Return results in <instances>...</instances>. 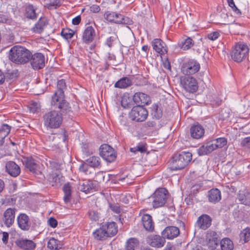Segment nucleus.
I'll use <instances>...</instances> for the list:
<instances>
[{
    "mask_svg": "<svg viewBox=\"0 0 250 250\" xmlns=\"http://www.w3.org/2000/svg\"><path fill=\"white\" fill-rule=\"evenodd\" d=\"M220 36V33L218 31H214L208 34V38L211 41L217 40Z\"/></svg>",
    "mask_w": 250,
    "mask_h": 250,
    "instance_id": "52",
    "label": "nucleus"
},
{
    "mask_svg": "<svg viewBox=\"0 0 250 250\" xmlns=\"http://www.w3.org/2000/svg\"><path fill=\"white\" fill-rule=\"evenodd\" d=\"M2 241L4 244H6L8 243L9 234L7 232H2Z\"/></svg>",
    "mask_w": 250,
    "mask_h": 250,
    "instance_id": "61",
    "label": "nucleus"
},
{
    "mask_svg": "<svg viewBox=\"0 0 250 250\" xmlns=\"http://www.w3.org/2000/svg\"><path fill=\"white\" fill-rule=\"evenodd\" d=\"M89 216L91 220L97 221L99 219V214L94 210H90L89 211Z\"/></svg>",
    "mask_w": 250,
    "mask_h": 250,
    "instance_id": "54",
    "label": "nucleus"
},
{
    "mask_svg": "<svg viewBox=\"0 0 250 250\" xmlns=\"http://www.w3.org/2000/svg\"><path fill=\"white\" fill-rule=\"evenodd\" d=\"M48 24L47 20L45 17H41L37 23L32 28L31 31L35 33H41L44 27Z\"/></svg>",
    "mask_w": 250,
    "mask_h": 250,
    "instance_id": "26",
    "label": "nucleus"
},
{
    "mask_svg": "<svg viewBox=\"0 0 250 250\" xmlns=\"http://www.w3.org/2000/svg\"><path fill=\"white\" fill-rule=\"evenodd\" d=\"M130 150L131 152L134 153H136L137 152L144 153L146 151V148L145 145L143 144H139L134 147L130 148Z\"/></svg>",
    "mask_w": 250,
    "mask_h": 250,
    "instance_id": "48",
    "label": "nucleus"
},
{
    "mask_svg": "<svg viewBox=\"0 0 250 250\" xmlns=\"http://www.w3.org/2000/svg\"><path fill=\"white\" fill-rule=\"evenodd\" d=\"M241 145L250 149V137L244 138L241 143Z\"/></svg>",
    "mask_w": 250,
    "mask_h": 250,
    "instance_id": "56",
    "label": "nucleus"
},
{
    "mask_svg": "<svg viewBox=\"0 0 250 250\" xmlns=\"http://www.w3.org/2000/svg\"><path fill=\"white\" fill-rule=\"evenodd\" d=\"M141 222L144 229L147 231L152 232L154 229V223L152 217L148 214H144L141 218Z\"/></svg>",
    "mask_w": 250,
    "mask_h": 250,
    "instance_id": "20",
    "label": "nucleus"
},
{
    "mask_svg": "<svg viewBox=\"0 0 250 250\" xmlns=\"http://www.w3.org/2000/svg\"><path fill=\"white\" fill-rule=\"evenodd\" d=\"M194 42L190 38H188L184 42H179V46L184 50H187L193 46Z\"/></svg>",
    "mask_w": 250,
    "mask_h": 250,
    "instance_id": "40",
    "label": "nucleus"
},
{
    "mask_svg": "<svg viewBox=\"0 0 250 250\" xmlns=\"http://www.w3.org/2000/svg\"><path fill=\"white\" fill-rule=\"evenodd\" d=\"M146 241L149 246L158 249L164 247L166 242L163 236L154 234L149 235L146 238Z\"/></svg>",
    "mask_w": 250,
    "mask_h": 250,
    "instance_id": "11",
    "label": "nucleus"
},
{
    "mask_svg": "<svg viewBox=\"0 0 250 250\" xmlns=\"http://www.w3.org/2000/svg\"><path fill=\"white\" fill-rule=\"evenodd\" d=\"M249 48L248 45L242 42L235 44L232 48L230 53L232 59L237 62H240L245 60L248 56Z\"/></svg>",
    "mask_w": 250,
    "mask_h": 250,
    "instance_id": "4",
    "label": "nucleus"
},
{
    "mask_svg": "<svg viewBox=\"0 0 250 250\" xmlns=\"http://www.w3.org/2000/svg\"><path fill=\"white\" fill-rule=\"evenodd\" d=\"M229 5L232 8L233 11L237 15H240L241 14V12L239 9H238L237 7L235 6V3L233 1V0H227Z\"/></svg>",
    "mask_w": 250,
    "mask_h": 250,
    "instance_id": "51",
    "label": "nucleus"
},
{
    "mask_svg": "<svg viewBox=\"0 0 250 250\" xmlns=\"http://www.w3.org/2000/svg\"><path fill=\"white\" fill-rule=\"evenodd\" d=\"M0 23H6L11 25H15V22L11 18L2 14H0Z\"/></svg>",
    "mask_w": 250,
    "mask_h": 250,
    "instance_id": "45",
    "label": "nucleus"
},
{
    "mask_svg": "<svg viewBox=\"0 0 250 250\" xmlns=\"http://www.w3.org/2000/svg\"><path fill=\"white\" fill-rule=\"evenodd\" d=\"M63 191L64 193L63 200L67 203L70 201L71 199V189L70 186L68 184H65L63 187Z\"/></svg>",
    "mask_w": 250,
    "mask_h": 250,
    "instance_id": "38",
    "label": "nucleus"
},
{
    "mask_svg": "<svg viewBox=\"0 0 250 250\" xmlns=\"http://www.w3.org/2000/svg\"><path fill=\"white\" fill-rule=\"evenodd\" d=\"M62 247L61 242L53 237L48 241L47 247L50 250H59L61 249Z\"/></svg>",
    "mask_w": 250,
    "mask_h": 250,
    "instance_id": "37",
    "label": "nucleus"
},
{
    "mask_svg": "<svg viewBox=\"0 0 250 250\" xmlns=\"http://www.w3.org/2000/svg\"><path fill=\"white\" fill-rule=\"evenodd\" d=\"M103 225L108 237H112L117 233L118 229L115 222H108L103 224Z\"/></svg>",
    "mask_w": 250,
    "mask_h": 250,
    "instance_id": "31",
    "label": "nucleus"
},
{
    "mask_svg": "<svg viewBox=\"0 0 250 250\" xmlns=\"http://www.w3.org/2000/svg\"><path fill=\"white\" fill-rule=\"evenodd\" d=\"M19 227L22 230L28 231L30 229L31 223L29 217L25 213H21L17 217Z\"/></svg>",
    "mask_w": 250,
    "mask_h": 250,
    "instance_id": "14",
    "label": "nucleus"
},
{
    "mask_svg": "<svg viewBox=\"0 0 250 250\" xmlns=\"http://www.w3.org/2000/svg\"><path fill=\"white\" fill-rule=\"evenodd\" d=\"M15 209L14 208H8L4 213V221L7 227H10L14 223L15 219Z\"/></svg>",
    "mask_w": 250,
    "mask_h": 250,
    "instance_id": "25",
    "label": "nucleus"
},
{
    "mask_svg": "<svg viewBox=\"0 0 250 250\" xmlns=\"http://www.w3.org/2000/svg\"><path fill=\"white\" fill-rule=\"evenodd\" d=\"M238 198L242 204L247 205L250 199V193L246 190H240L238 195Z\"/></svg>",
    "mask_w": 250,
    "mask_h": 250,
    "instance_id": "34",
    "label": "nucleus"
},
{
    "mask_svg": "<svg viewBox=\"0 0 250 250\" xmlns=\"http://www.w3.org/2000/svg\"><path fill=\"white\" fill-rule=\"evenodd\" d=\"M167 193V190L165 188H161L156 190L154 193L153 207L157 208L163 206L166 202Z\"/></svg>",
    "mask_w": 250,
    "mask_h": 250,
    "instance_id": "7",
    "label": "nucleus"
},
{
    "mask_svg": "<svg viewBox=\"0 0 250 250\" xmlns=\"http://www.w3.org/2000/svg\"><path fill=\"white\" fill-rule=\"evenodd\" d=\"M90 10L93 13H98L100 11V7L98 5L94 4L90 7Z\"/></svg>",
    "mask_w": 250,
    "mask_h": 250,
    "instance_id": "59",
    "label": "nucleus"
},
{
    "mask_svg": "<svg viewBox=\"0 0 250 250\" xmlns=\"http://www.w3.org/2000/svg\"><path fill=\"white\" fill-rule=\"evenodd\" d=\"M192 154L189 152H182L174 155L170 163V169L172 170H181L184 168L191 161Z\"/></svg>",
    "mask_w": 250,
    "mask_h": 250,
    "instance_id": "2",
    "label": "nucleus"
},
{
    "mask_svg": "<svg viewBox=\"0 0 250 250\" xmlns=\"http://www.w3.org/2000/svg\"><path fill=\"white\" fill-rule=\"evenodd\" d=\"M133 100L137 104L143 106V105L148 104L150 99L149 97L146 94L141 92H137L134 95Z\"/></svg>",
    "mask_w": 250,
    "mask_h": 250,
    "instance_id": "22",
    "label": "nucleus"
},
{
    "mask_svg": "<svg viewBox=\"0 0 250 250\" xmlns=\"http://www.w3.org/2000/svg\"><path fill=\"white\" fill-rule=\"evenodd\" d=\"M63 2V0H53L51 2L47 3L44 6L49 10L57 9L60 7Z\"/></svg>",
    "mask_w": 250,
    "mask_h": 250,
    "instance_id": "42",
    "label": "nucleus"
},
{
    "mask_svg": "<svg viewBox=\"0 0 250 250\" xmlns=\"http://www.w3.org/2000/svg\"><path fill=\"white\" fill-rule=\"evenodd\" d=\"M11 126L7 124H3L0 128V136L2 139L5 138L10 133Z\"/></svg>",
    "mask_w": 250,
    "mask_h": 250,
    "instance_id": "44",
    "label": "nucleus"
},
{
    "mask_svg": "<svg viewBox=\"0 0 250 250\" xmlns=\"http://www.w3.org/2000/svg\"><path fill=\"white\" fill-rule=\"evenodd\" d=\"M25 16L26 18L30 19H35L37 18V14L35 12V9L32 5H28L25 8Z\"/></svg>",
    "mask_w": 250,
    "mask_h": 250,
    "instance_id": "39",
    "label": "nucleus"
},
{
    "mask_svg": "<svg viewBox=\"0 0 250 250\" xmlns=\"http://www.w3.org/2000/svg\"><path fill=\"white\" fill-rule=\"evenodd\" d=\"M28 108L30 112L34 113L39 110V107L37 103L34 102L29 105Z\"/></svg>",
    "mask_w": 250,
    "mask_h": 250,
    "instance_id": "55",
    "label": "nucleus"
},
{
    "mask_svg": "<svg viewBox=\"0 0 250 250\" xmlns=\"http://www.w3.org/2000/svg\"><path fill=\"white\" fill-rule=\"evenodd\" d=\"M240 239L245 243L248 242L250 239V229L247 228L244 229L240 234Z\"/></svg>",
    "mask_w": 250,
    "mask_h": 250,
    "instance_id": "43",
    "label": "nucleus"
},
{
    "mask_svg": "<svg viewBox=\"0 0 250 250\" xmlns=\"http://www.w3.org/2000/svg\"><path fill=\"white\" fill-rule=\"evenodd\" d=\"M96 36V32L94 28L89 25L85 28L83 34L82 40L83 42L89 44L92 42Z\"/></svg>",
    "mask_w": 250,
    "mask_h": 250,
    "instance_id": "15",
    "label": "nucleus"
},
{
    "mask_svg": "<svg viewBox=\"0 0 250 250\" xmlns=\"http://www.w3.org/2000/svg\"><path fill=\"white\" fill-rule=\"evenodd\" d=\"M152 114L156 119H159L162 115L161 109H159L157 106H155L154 107Z\"/></svg>",
    "mask_w": 250,
    "mask_h": 250,
    "instance_id": "53",
    "label": "nucleus"
},
{
    "mask_svg": "<svg viewBox=\"0 0 250 250\" xmlns=\"http://www.w3.org/2000/svg\"><path fill=\"white\" fill-rule=\"evenodd\" d=\"M142 50L144 51L146 53V55H147L148 51L149 50V47L148 45H144L142 47Z\"/></svg>",
    "mask_w": 250,
    "mask_h": 250,
    "instance_id": "64",
    "label": "nucleus"
},
{
    "mask_svg": "<svg viewBox=\"0 0 250 250\" xmlns=\"http://www.w3.org/2000/svg\"><path fill=\"white\" fill-rule=\"evenodd\" d=\"M220 244L221 250H233L234 248L232 241L228 238L223 239Z\"/></svg>",
    "mask_w": 250,
    "mask_h": 250,
    "instance_id": "35",
    "label": "nucleus"
},
{
    "mask_svg": "<svg viewBox=\"0 0 250 250\" xmlns=\"http://www.w3.org/2000/svg\"><path fill=\"white\" fill-rule=\"evenodd\" d=\"M60 172L58 171H53L50 173L48 180L50 184L53 187H58L60 185L61 183V177Z\"/></svg>",
    "mask_w": 250,
    "mask_h": 250,
    "instance_id": "29",
    "label": "nucleus"
},
{
    "mask_svg": "<svg viewBox=\"0 0 250 250\" xmlns=\"http://www.w3.org/2000/svg\"><path fill=\"white\" fill-rule=\"evenodd\" d=\"M161 234L165 237V239H173L180 234V230L176 227L168 226L162 231Z\"/></svg>",
    "mask_w": 250,
    "mask_h": 250,
    "instance_id": "17",
    "label": "nucleus"
},
{
    "mask_svg": "<svg viewBox=\"0 0 250 250\" xmlns=\"http://www.w3.org/2000/svg\"><path fill=\"white\" fill-rule=\"evenodd\" d=\"M109 207L115 213H120L121 212V209L119 206L114 204H110Z\"/></svg>",
    "mask_w": 250,
    "mask_h": 250,
    "instance_id": "57",
    "label": "nucleus"
},
{
    "mask_svg": "<svg viewBox=\"0 0 250 250\" xmlns=\"http://www.w3.org/2000/svg\"><path fill=\"white\" fill-rule=\"evenodd\" d=\"M81 18L80 16H78L73 19L72 20V24L73 25H76L79 24L81 22Z\"/></svg>",
    "mask_w": 250,
    "mask_h": 250,
    "instance_id": "62",
    "label": "nucleus"
},
{
    "mask_svg": "<svg viewBox=\"0 0 250 250\" xmlns=\"http://www.w3.org/2000/svg\"><path fill=\"white\" fill-rule=\"evenodd\" d=\"M216 149V146L212 140L208 143L206 146L204 145L201 146L198 149V153L200 155H206Z\"/></svg>",
    "mask_w": 250,
    "mask_h": 250,
    "instance_id": "27",
    "label": "nucleus"
},
{
    "mask_svg": "<svg viewBox=\"0 0 250 250\" xmlns=\"http://www.w3.org/2000/svg\"><path fill=\"white\" fill-rule=\"evenodd\" d=\"M5 167L7 173L13 177H17L20 174L21 169L20 167L13 161L7 163Z\"/></svg>",
    "mask_w": 250,
    "mask_h": 250,
    "instance_id": "24",
    "label": "nucleus"
},
{
    "mask_svg": "<svg viewBox=\"0 0 250 250\" xmlns=\"http://www.w3.org/2000/svg\"><path fill=\"white\" fill-rule=\"evenodd\" d=\"M51 104L57 106L63 113H67L71 111L69 104L64 99V96L61 99L60 97L52 96Z\"/></svg>",
    "mask_w": 250,
    "mask_h": 250,
    "instance_id": "13",
    "label": "nucleus"
},
{
    "mask_svg": "<svg viewBox=\"0 0 250 250\" xmlns=\"http://www.w3.org/2000/svg\"><path fill=\"white\" fill-rule=\"evenodd\" d=\"M191 136L196 139L202 138L205 133V130L203 127L199 125H195L192 126L190 129Z\"/></svg>",
    "mask_w": 250,
    "mask_h": 250,
    "instance_id": "23",
    "label": "nucleus"
},
{
    "mask_svg": "<svg viewBox=\"0 0 250 250\" xmlns=\"http://www.w3.org/2000/svg\"><path fill=\"white\" fill-rule=\"evenodd\" d=\"M79 170L86 175L91 173L89 166L86 162L81 164L79 167Z\"/></svg>",
    "mask_w": 250,
    "mask_h": 250,
    "instance_id": "49",
    "label": "nucleus"
},
{
    "mask_svg": "<svg viewBox=\"0 0 250 250\" xmlns=\"http://www.w3.org/2000/svg\"><path fill=\"white\" fill-rule=\"evenodd\" d=\"M48 222L49 225L52 228H55L57 226V221L55 219L53 218H50L48 220Z\"/></svg>",
    "mask_w": 250,
    "mask_h": 250,
    "instance_id": "60",
    "label": "nucleus"
},
{
    "mask_svg": "<svg viewBox=\"0 0 250 250\" xmlns=\"http://www.w3.org/2000/svg\"><path fill=\"white\" fill-rule=\"evenodd\" d=\"M196 224L200 229L205 230L210 226L211 218L208 215H202L198 218Z\"/></svg>",
    "mask_w": 250,
    "mask_h": 250,
    "instance_id": "21",
    "label": "nucleus"
},
{
    "mask_svg": "<svg viewBox=\"0 0 250 250\" xmlns=\"http://www.w3.org/2000/svg\"><path fill=\"white\" fill-rule=\"evenodd\" d=\"M208 197L211 203L219 202L221 199V191L218 188H212L208 191Z\"/></svg>",
    "mask_w": 250,
    "mask_h": 250,
    "instance_id": "28",
    "label": "nucleus"
},
{
    "mask_svg": "<svg viewBox=\"0 0 250 250\" xmlns=\"http://www.w3.org/2000/svg\"><path fill=\"white\" fill-rule=\"evenodd\" d=\"M214 143L217 148H221L226 146L227 144V140L224 137L218 138L216 139L213 140Z\"/></svg>",
    "mask_w": 250,
    "mask_h": 250,
    "instance_id": "46",
    "label": "nucleus"
},
{
    "mask_svg": "<svg viewBox=\"0 0 250 250\" xmlns=\"http://www.w3.org/2000/svg\"><path fill=\"white\" fill-rule=\"evenodd\" d=\"M180 84L185 91L189 93L195 92L198 88L197 80L192 76L181 77Z\"/></svg>",
    "mask_w": 250,
    "mask_h": 250,
    "instance_id": "5",
    "label": "nucleus"
},
{
    "mask_svg": "<svg viewBox=\"0 0 250 250\" xmlns=\"http://www.w3.org/2000/svg\"><path fill=\"white\" fill-rule=\"evenodd\" d=\"M86 162L92 167H99L101 166V160L99 157L93 156L86 160Z\"/></svg>",
    "mask_w": 250,
    "mask_h": 250,
    "instance_id": "36",
    "label": "nucleus"
},
{
    "mask_svg": "<svg viewBox=\"0 0 250 250\" xmlns=\"http://www.w3.org/2000/svg\"><path fill=\"white\" fill-rule=\"evenodd\" d=\"M104 19L110 22L116 23L125 24L128 23V19L123 15L113 12H106L104 14Z\"/></svg>",
    "mask_w": 250,
    "mask_h": 250,
    "instance_id": "12",
    "label": "nucleus"
},
{
    "mask_svg": "<svg viewBox=\"0 0 250 250\" xmlns=\"http://www.w3.org/2000/svg\"><path fill=\"white\" fill-rule=\"evenodd\" d=\"M200 67V64L196 61L191 60L183 64L181 71L186 75H192L197 72Z\"/></svg>",
    "mask_w": 250,
    "mask_h": 250,
    "instance_id": "9",
    "label": "nucleus"
},
{
    "mask_svg": "<svg viewBox=\"0 0 250 250\" xmlns=\"http://www.w3.org/2000/svg\"><path fill=\"white\" fill-rule=\"evenodd\" d=\"M62 114L56 110L50 111L43 115L44 125L51 129L59 128L62 122Z\"/></svg>",
    "mask_w": 250,
    "mask_h": 250,
    "instance_id": "3",
    "label": "nucleus"
},
{
    "mask_svg": "<svg viewBox=\"0 0 250 250\" xmlns=\"http://www.w3.org/2000/svg\"><path fill=\"white\" fill-rule=\"evenodd\" d=\"M65 87L66 84L64 80L62 79L59 80L57 83V90L53 96L60 97V98L61 99L62 98V96H64L63 89Z\"/></svg>",
    "mask_w": 250,
    "mask_h": 250,
    "instance_id": "33",
    "label": "nucleus"
},
{
    "mask_svg": "<svg viewBox=\"0 0 250 250\" xmlns=\"http://www.w3.org/2000/svg\"><path fill=\"white\" fill-rule=\"evenodd\" d=\"M100 154L104 159L109 163L115 161L117 157L114 149L107 144H104L101 146Z\"/></svg>",
    "mask_w": 250,
    "mask_h": 250,
    "instance_id": "8",
    "label": "nucleus"
},
{
    "mask_svg": "<svg viewBox=\"0 0 250 250\" xmlns=\"http://www.w3.org/2000/svg\"><path fill=\"white\" fill-rule=\"evenodd\" d=\"M132 84V80L127 77H124L118 80L115 84L114 87L120 89L126 88Z\"/></svg>",
    "mask_w": 250,
    "mask_h": 250,
    "instance_id": "30",
    "label": "nucleus"
},
{
    "mask_svg": "<svg viewBox=\"0 0 250 250\" xmlns=\"http://www.w3.org/2000/svg\"><path fill=\"white\" fill-rule=\"evenodd\" d=\"M93 234L94 238L99 240H104L108 237L103 224L99 229H96Z\"/></svg>",
    "mask_w": 250,
    "mask_h": 250,
    "instance_id": "32",
    "label": "nucleus"
},
{
    "mask_svg": "<svg viewBox=\"0 0 250 250\" xmlns=\"http://www.w3.org/2000/svg\"><path fill=\"white\" fill-rule=\"evenodd\" d=\"M133 98L130 97L128 93H125L122 97L121 104L124 108L130 107Z\"/></svg>",
    "mask_w": 250,
    "mask_h": 250,
    "instance_id": "41",
    "label": "nucleus"
},
{
    "mask_svg": "<svg viewBox=\"0 0 250 250\" xmlns=\"http://www.w3.org/2000/svg\"><path fill=\"white\" fill-rule=\"evenodd\" d=\"M15 244L18 247L24 250H32L36 247V244L33 241L22 238L17 239Z\"/></svg>",
    "mask_w": 250,
    "mask_h": 250,
    "instance_id": "19",
    "label": "nucleus"
},
{
    "mask_svg": "<svg viewBox=\"0 0 250 250\" xmlns=\"http://www.w3.org/2000/svg\"><path fill=\"white\" fill-rule=\"evenodd\" d=\"M136 245L135 239L133 238L129 239L126 242V250H135L134 248Z\"/></svg>",
    "mask_w": 250,
    "mask_h": 250,
    "instance_id": "50",
    "label": "nucleus"
},
{
    "mask_svg": "<svg viewBox=\"0 0 250 250\" xmlns=\"http://www.w3.org/2000/svg\"><path fill=\"white\" fill-rule=\"evenodd\" d=\"M117 37L116 36H111L107 39L106 44L109 47L112 46L113 43L116 41Z\"/></svg>",
    "mask_w": 250,
    "mask_h": 250,
    "instance_id": "58",
    "label": "nucleus"
},
{
    "mask_svg": "<svg viewBox=\"0 0 250 250\" xmlns=\"http://www.w3.org/2000/svg\"><path fill=\"white\" fill-rule=\"evenodd\" d=\"M74 34V31L69 29H62L61 32V35L66 40L71 39Z\"/></svg>",
    "mask_w": 250,
    "mask_h": 250,
    "instance_id": "47",
    "label": "nucleus"
},
{
    "mask_svg": "<svg viewBox=\"0 0 250 250\" xmlns=\"http://www.w3.org/2000/svg\"><path fill=\"white\" fill-rule=\"evenodd\" d=\"M26 168L31 172L38 174L39 171V165L38 162L32 157L26 158L23 162Z\"/></svg>",
    "mask_w": 250,
    "mask_h": 250,
    "instance_id": "16",
    "label": "nucleus"
},
{
    "mask_svg": "<svg viewBox=\"0 0 250 250\" xmlns=\"http://www.w3.org/2000/svg\"><path fill=\"white\" fill-rule=\"evenodd\" d=\"M153 49L160 55L167 53V48L165 43L160 39H154L151 42Z\"/></svg>",
    "mask_w": 250,
    "mask_h": 250,
    "instance_id": "18",
    "label": "nucleus"
},
{
    "mask_svg": "<svg viewBox=\"0 0 250 250\" xmlns=\"http://www.w3.org/2000/svg\"><path fill=\"white\" fill-rule=\"evenodd\" d=\"M30 56V51L25 47L15 45L9 51V59L16 64H25L29 61Z\"/></svg>",
    "mask_w": 250,
    "mask_h": 250,
    "instance_id": "1",
    "label": "nucleus"
},
{
    "mask_svg": "<svg viewBox=\"0 0 250 250\" xmlns=\"http://www.w3.org/2000/svg\"><path fill=\"white\" fill-rule=\"evenodd\" d=\"M147 116L148 111L142 105L134 107L130 113L131 119L136 122L144 121Z\"/></svg>",
    "mask_w": 250,
    "mask_h": 250,
    "instance_id": "6",
    "label": "nucleus"
},
{
    "mask_svg": "<svg viewBox=\"0 0 250 250\" xmlns=\"http://www.w3.org/2000/svg\"><path fill=\"white\" fill-rule=\"evenodd\" d=\"M5 81V76L3 73L0 70V84H2Z\"/></svg>",
    "mask_w": 250,
    "mask_h": 250,
    "instance_id": "63",
    "label": "nucleus"
},
{
    "mask_svg": "<svg viewBox=\"0 0 250 250\" xmlns=\"http://www.w3.org/2000/svg\"><path fill=\"white\" fill-rule=\"evenodd\" d=\"M29 61L32 68L34 70L42 69L45 66V57L41 53L31 54Z\"/></svg>",
    "mask_w": 250,
    "mask_h": 250,
    "instance_id": "10",
    "label": "nucleus"
}]
</instances>
